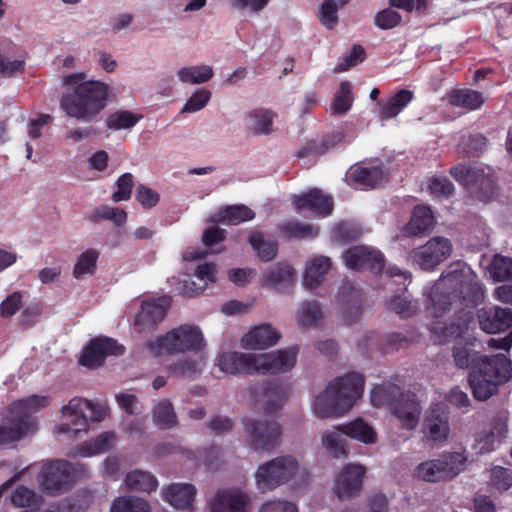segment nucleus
<instances>
[{
	"label": "nucleus",
	"instance_id": "nucleus-1",
	"mask_svg": "<svg viewBox=\"0 0 512 512\" xmlns=\"http://www.w3.org/2000/svg\"><path fill=\"white\" fill-rule=\"evenodd\" d=\"M484 300V288L478 276L469 268L463 267L443 274L427 293V310L435 318L442 317L452 307L462 303L475 306ZM466 321L462 323L434 320L430 331L434 341L446 343L460 337Z\"/></svg>",
	"mask_w": 512,
	"mask_h": 512
},
{
	"label": "nucleus",
	"instance_id": "nucleus-2",
	"mask_svg": "<svg viewBox=\"0 0 512 512\" xmlns=\"http://www.w3.org/2000/svg\"><path fill=\"white\" fill-rule=\"evenodd\" d=\"M61 82L66 91L59 104L68 117L89 123L105 109L110 93L107 83L89 79L86 72L65 74Z\"/></svg>",
	"mask_w": 512,
	"mask_h": 512
},
{
	"label": "nucleus",
	"instance_id": "nucleus-3",
	"mask_svg": "<svg viewBox=\"0 0 512 512\" xmlns=\"http://www.w3.org/2000/svg\"><path fill=\"white\" fill-rule=\"evenodd\" d=\"M298 349L288 347L269 353L229 351L218 358L220 370L227 374L287 373L296 365Z\"/></svg>",
	"mask_w": 512,
	"mask_h": 512
},
{
	"label": "nucleus",
	"instance_id": "nucleus-4",
	"mask_svg": "<svg viewBox=\"0 0 512 512\" xmlns=\"http://www.w3.org/2000/svg\"><path fill=\"white\" fill-rule=\"evenodd\" d=\"M308 479V471L291 455L267 460L260 464L254 473L255 487L261 493L272 492L285 485L301 487Z\"/></svg>",
	"mask_w": 512,
	"mask_h": 512
},
{
	"label": "nucleus",
	"instance_id": "nucleus-5",
	"mask_svg": "<svg viewBox=\"0 0 512 512\" xmlns=\"http://www.w3.org/2000/svg\"><path fill=\"white\" fill-rule=\"evenodd\" d=\"M511 378V361L505 354L485 356L473 367L470 375L473 396L477 400L485 401L497 392L499 385Z\"/></svg>",
	"mask_w": 512,
	"mask_h": 512
},
{
	"label": "nucleus",
	"instance_id": "nucleus-6",
	"mask_svg": "<svg viewBox=\"0 0 512 512\" xmlns=\"http://www.w3.org/2000/svg\"><path fill=\"white\" fill-rule=\"evenodd\" d=\"M206 341L200 327L183 324L145 344L152 356L164 354L199 353L205 350Z\"/></svg>",
	"mask_w": 512,
	"mask_h": 512
},
{
	"label": "nucleus",
	"instance_id": "nucleus-7",
	"mask_svg": "<svg viewBox=\"0 0 512 512\" xmlns=\"http://www.w3.org/2000/svg\"><path fill=\"white\" fill-rule=\"evenodd\" d=\"M108 411L103 403H93L82 397L72 398L61 408L63 422L56 428V434L76 438L81 431H86L91 422L102 421Z\"/></svg>",
	"mask_w": 512,
	"mask_h": 512
},
{
	"label": "nucleus",
	"instance_id": "nucleus-8",
	"mask_svg": "<svg viewBox=\"0 0 512 512\" xmlns=\"http://www.w3.org/2000/svg\"><path fill=\"white\" fill-rule=\"evenodd\" d=\"M453 178L482 201L490 200L497 191L495 171L489 166L458 164L450 170Z\"/></svg>",
	"mask_w": 512,
	"mask_h": 512
},
{
	"label": "nucleus",
	"instance_id": "nucleus-9",
	"mask_svg": "<svg viewBox=\"0 0 512 512\" xmlns=\"http://www.w3.org/2000/svg\"><path fill=\"white\" fill-rule=\"evenodd\" d=\"M466 457L461 453L442 454L418 464L413 477L425 482H441L455 478L466 467Z\"/></svg>",
	"mask_w": 512,
	"mask_h": 512
},
{
	"label": "nucleus",
	"instance_id": "nucleus-10",
	"mask_svg": "<svg viewBox=\"0 0 512 512\" xmlns=\"http://www.w3.org/2000/svg\"><path fill=\"white\" fill-rule=\"evenodd\" d=\"M245 441L254 451H271L280 442L282 429L278 422L247 418L243 421Z\"/></svg>",
	"mask_w": 512,
	"mask_h": 512
},
{
	"label": "nucleus",
	"instance_id": "nucleus-11",
	"mask_svg": "<svg viewBox=\"0 0 512 512\" xmlns=\"http://www.w3.org/2000/svg\"><path fill=\"white\" fill-rule=\"evenodd\" d=\"M452 243L444 237H433L426 244L411 250L408 260L418 265L422 270H433L450 257Z\"/></svg>",
	"mask_w": 512,
	"mask_h": 512
},
{
	"label": "nucleus",
	"instance_id": "nucleus-12",
	"mask_svg": "<svg viewBox=\"0 0 512 512\" xmlns=\"http://www.w3.org/2000/svg\"><path fill=\"white\" fill-rule=\"evenodd\" d=\"M75 472L76 467L65 460L52 461L42 468L40 485L49 494L61 493L70 486Z\"/></svg>",
	"mask_w": 512,
	"mask_h": 512
},
{
	"label": "nucleus",
	"instance_id": "nucleus-13",
	"mask_svg": "<svg viewBox=\"0 0 512 512\" xmlns=\"http://www.w3.org/2000/svg\"><path fill=\"white\" fill-rule=\"evenodd\" d=\"M327 384L349 412L363 396L365 378L361 373L352 371L331 379Z\"/></svg>",
	"mask_w": 512,
	"mask_h": 512
},
{
	"label": "nucleus",
	"instance_id": "nucleus-14",
	"mask_svg": "<svg viewBox=\"0 0 512 512\" xmlns=\"http://www.w3.org/2000/svg\"><path fill=\"white\" fill-rule=\"evenodd\" d=\"M366 468L360 464L345 465L338 473L333 492L339 500H347L359 494Z\"/></svg>",
	"mask_w": 512,
	"mask_h": 512
},
{
	"label": "nucleus",
	"instance_id": "nucleus-15",
	"mask_svg": "<svg viewBox=\"0 0 512 512\" xmlns=\"http://www.w3.org/2000/svg\"><path fill=\"white\" fill-rule=\"evenodd\" d=\"M125 348L109 337H97L83 349L79 363L88 368L101 366L109 355H122Z\"/></svg>",
	"mask_w": 512,
	"mask_h": 512
},
{
	"label": "nucleus",
	"instance_id": "nucleus-16",
	"mask_svg": "<svg viewBox=\"0 0 512 512\" xmlns=\"http://www.w3.org/2000/svg\"><path fill=\"white\" fill-rule=\"evenodd\" d=\"M423 437L433 443L445 442L450 434L449 412L442 406L431 408L423 422Z\"/></svg>",
	"mask_w": 512,
	"mask_h": 512
},
{
	"label": "nucleus",
	"instance_id": "nucleus-17",
	"mask_svg": "<svg viewBox=\"0 0 512 512\" xmlns=\"http://www.w3.org/2000/svg\"><path fill=\"white\" fill-rule=\"evenodd\" d=\"M344 260L350 269H368L375 273H381L384 269L382 253L366 246L349 248L344 254Z\"/></svg>",
	"mask_w": 512,
	"mask_h": 512
},
{
	"label": "nucleus",
	"instance_id": "nucleus-18",
	"mask_svg": "<svg viewBox=\"0 0 512 512\" xmlns=\"http://www.w3.org/2000/svg\"><path fill=\"white\" fill-rule=\"evenodd\" d=\"M252 499L246 492L228 488L219 490L212 502L211 512H250Z\"/></svg>",
	"mask_w": 512,
	"mask_h": 512
},
{
	"label": "nucleus",
	"instance_id": "nucleus-19",
	"mask_svg": "<svg viewBox=\"0 0 512 512\" xmlns=\"http://www.w3.org/2000/svg\"><path fill=\"white\" fill-rule=\"evenodd\" d=\"M171 300L164 296L155 301L144 302L140 312L135 316L134 326L139 333H146L154 330L161 322L169 308Z\"/></svg>",
	"mask_w": 512,
	"mask_h": 512
},
{
	"label": "nucleus",
	"instance_id": "nucleus-20",
	"mask_svg": "<svg viewBox=\"0 0 512 512\" xmlns=\"http://www.w3.org/2000/svg\"><path fill=\"white\" fill-rule=\"evenodd\" d=\"M310 408L315 417L323 420L342 417L348 413L328 384L313 397Z\"/></svg>",
	"mask_w": 512,
	"mask_h": 512
},
{
	"label": "nucleus",
	"instance_id": "nucleus-21",
	"mask_svg": "<svg viewBox=\"0 0 512 512\" xmlns=\"http://www.w3.org/2000/svg\"><path fill=\"white\" fill-rule=\"evenodd\" d=\"M296 282V271L284 262L269 267L262 279V285L279 293H289Z\"/></svg>",
	"mask_w": 512,
	"mask_h": 512
},
{
	"label": "nucleus",
	"instance_id": "nucleus-22",
	"mask_svg": "<svg viewBox=\"0 0 512 512\" xmlns=\"http://www.w3.org/2000/svg\"><path fill=\"white\" fill-rule=\"evenodd\" d=\"M480 328L486 333H500L512 327V309L489 307L478 310Z\"/></svg>",
	"mask_w": 512,
	"mask_h": 512
},
{
	"label": "nucleus",
	"instance_id": "nucleus-23",
	"mask_svg": "<svg viewBox=\"0 0 512 512\" xmlns=\"http://www.w3.org/2000/svg\"><path fill=\"white\" fill-rule=\"evenodd\" d=\"M391 413L397 418L401 428L411 431L420 423L422 407L414 394L407 393L396 403Z\"/></svg>",
	"mask_w": 512,
	"mask_h": 512
},
{
	"label": "nucleus",
	"instance_id": "nucleus-24",
	"mask_svg": "<svg viewBox=\"0 0 512 512\" xmlns=\"http://www.w3.org/2000/svg\"><path fill=\"white\" fill-rule=\"evenodd\" d=\"M280 339L281 333L274 326L262 323L250 329L241 344L246 349L261 350L276 345Z\"/></svg>",
	"mask_w": 512,
	"mask_h": 512
},
{
	"label": "nucleus",
	"instance_id": "nucleus-25",
	"mask_svg": "<svg viewBox=\"0 0 512 512\" xmlns=\"http://www.w3.org/2000/svg\"><path fill=\"white\" fill-rule=\"evenodd\" d=\"M386 178V172L380 165H355L346 174L347 181L360 188H374L385 182Z\"/></svg>",
	"mask_w": 512,
	"mask_h": 512
},
{
	"label": "nucleus",
	"instance_id": "nucleus-26",
	"mask_svg": "<svg viewBox=\"0 0 512 512\" xmlns=\"http://www.w3.org/2000/svg\"><path fill=\"white\" fill-rule=\"evenodd\" d=\"M36 430V419H24L10 414L0 425V444H9L21 440Z\"/></svg>",
	"mask_w": 512,
	"mask_h": 512
},
{
	"label": "nucleus",
	"instance_id": "nucleus-27",
	"mask_svg": "<svg viewBox=\"0 0 512 512\" xmlns=\"http://www.w3.org/2000/svg\"><path fill=\"white\" fill-rule=\"evenodd\" d=\"M294 205L297 210L310 209L315 214L327 216L333 210V199L320 189L314 188L307 193L294 197Z\"/></svg>",
	"mask_w": 512,
	"mask_h": 512
},
{
	"label": "nucleus",
	"instance_id": "nucleus-28",
	"mask_svg": "<svg viewBox=\"0 0 512 512\" xmlns=\"http://www.w3.org/2000/svg\"><path fill=\"white\" fill-rule=\"evenodd\" d=\"M507 420L505 418L496 419L489 430L482 431L475 443V450L479 454H487L495 450L506 438Z\"/></svg>",
	"mask_w": 512,
	"mask_h": 512
},
{
	"label": "nucleus",
	"instance_id": "nucleus-29",
	"mask_svg": "<svg viewBox=\"0 0 512 512\" xmlns=\"http://www.w3.org/2000/svg\"><path fill=\"white\" fill-rule=\"evenodd\" d=\"M255 402L264 410L272 411L280 408L288 397L287 388L277 383H268L254 392Z\"/></svg>",
	"mask_w": 512,
	"mask_h": 512
},
{
	"label": "nucleus",
	"instance_id": "nucleus-30",
	"mask_svg": "<svg viewBox=\"0 0 512 512\" xmlns=\"http://www.w3.org/2000/svg\"><path fill=\"white\" fill-rule=\"evenodd\" d=\"M435 219L430 207L418 205L414 208L410 221L402 229L405 236H422L432 230Z\"/></svg>",
	"mask_w": 512,
	"mask_h": 512
},
{
	"label": "nucleus",
	"instance_id": "nucleus-31",
	"mask_svg": "<svg viewBox=\"0 0 512 512\" xmlns=\"http://www.w3.org/2000/svg\"><path fill=\"white\" fill-rule=\"evenodd\" d=\"M277 114L267 108H256L245 115L247 130L252 135H269L274 132L273 123Z\"/></svg>",
	"mask_w": 512,
	"mask_h": 512
},
{
	"label": "nucleus",
	"instance_id": "nucleus-32",
	"mask_svg": "<svg viewBox=\"0 0 512 512\" xmlns=\"http://www.w3.org/2000/svg\"><path fill=\"white\" fill-rule=\"evenodd\" d=\"M196 488L188 483H175L164 490L165 500L174 508L192 510Z\"/></svg>",
	"mask_w": 512,
	"mask_h": 512
},
{
	"label": "nucleus",
	"instance_id": "nucleus-33",
	"mask_svg": "<svg viewBox=\"0 0 512 512\" xmlns=\"http://www.w3.org/2000/svg\"><path fill=\"white\" fill-rule=\"evenodd\" d=\"M406 394L400 386L387 382L372 388L370 400L374 407H390L392 409Z\"/></svg>",
	"mask_w": 512,
	"mask_h": 512
},
{
	"label": "nucleus",
	"instance_id": "nucleus-34",
	"mask_svg": "<svg viewBox=\"0 0 512 512\" xmlns=\"http://www.w3.org/2000/svg\"><path fill=\"white\" fill-rule=\"evenodd\" d=\"M332 267L329 257L317 255L310 258L306 264L303 284L309 288H316L323 280Z\"/></svg>",
	"mask_w": 512,
	"mask_h": 512
},
{
	"label": "nucleus",
	"instance_id": "nucleus-35",
	"mask_svg": "<svg viewBox=\"0 0 512 512\" xmlns=\"http://www.w3.org/2000/svg\"><path fill=\"white\" fill-rule=\"evenodd\" d=\"M116 444L114 432H104L94 440L83 442L73 448V454L81 457H91L112 449Z\"/></svg>",
	"mask_w": 512,
	"mask_h": 512
},
{
	"label": "nucleus",
	"instance_id": "nucleus-36",
	"mask_svg": "<svg viewBox=\"0 0 512 512\" xmlns=\"http://www.w3.org/2000/svg\"><path fill=\"white\" fill-rule=\"evenodd\" d=\"M340 425L324 430L320 440L322 447L334 458L346 457L348 445Z\"/></svg>",
	"mask_w": 512,
	"mask_h": 512
},
{
	"label": "nucleus",
	"instance_id": "nucleus-37",
	"mask_svg": "<svg viewBox=\"0 0 512 512\" xmlns=\"http://www.w3.org/2000/svg\"><path fill=\"white\" fill-rule=\"evenodd\" d=\"M47 395H31L13 402L9 413L24 419H34L32 415L50 404Z\"/></svg>",
	"mask_w": 512,
	"mask_h": 512
},
{
	"label": "nucleus",
	"instance_id": "nucleus-38",
	"mask_svg": "<svg viewBox=\"0 0 512 512\" xmlns=\"http://www.w3.org/2000/svg\"><path fill=\"white\" fill-rule=\"evenodd\" d=\"M206 366L205 351L192 353V356L180 359L170 366V371L178 377L193 378L199 375Z\"/></svg>",
	"mask_w": 512,
	"mask_h": 512
},
{
	"label": "nucleus",
	"instance_id": "nucleus-39",
	"mask_svg": "<svg viewBox=\"0 0 512 512\" xmlns=\"http://www.w3.org/2000/svg\"><path fill=\"white\" fill-rule=\"evenodd\" d=\"M338 318L343 324L349 325L359 320L361 316V301L359 294L352 290L343 293L339 299Z\"/></svg>",
	"mask_w": 512,
	"mask_h": 512
},
{
	"label": "nucleus",
	"instance_id": "nucleus-40",
	"mask_svg": "<svg viewBox=\"0 0 512 512\" xmlns=\"http://www.w3.org/2000/svg\"><path fill=\"white\" fill-rule=\"evenodd\" d=\"M345 436L358 440L364 444H374L377 442V433L375 429L362 418H357L349 423L341 424Z\"/></svg>",
	"mask_w": 512,
	"mask_h": 512
},
{
	"label": "nucleus",
	"instance_id": "nucleus-41",
	"mask_svg": "<svg viewBox=\"0 0 512 512\" xmlns=\"http://www.w3.org/2000/svg\"><path fill=\"white\" fill-rule=\"evenodd\" d=\"M214 75L213 67L207 64L183 66L176 71L183 84L199 85L208 82Z\"/></svg>",
	"mask_w": 512,
	"mask_h": 512
},
{
	"label": "nucleus",
	"instance_id": "nucleus-42",
	"mask_svg": "<svg viewBox=\"0 0 512 512\" xmlns=\"http://www.w3.org/2000/svg\"><path fill=\"white\" fill-rule=\"evenodd\" d=\"M484 95L472 89H456L451 91L448 101L452 106L466 110L479 109L485 102Z\"/></svg>",
	"mask_w": 512,
	"mask_h": 512
},
{
	"label": "nucleus",
	"instance_id": "nucleus-43",
	"mask_svg": "<svg viewBox=\"0 0 512 512\" xmlns=\"http://www.w3.org/2000/svg\"><path fill=\"white\" fill-rule=\"evenodd\" d=\"M412 99L413 93L410 90L398 91L380 105L379 119L387 120L396 117Z\"/></svg>",
	"mask_w": 512,
	"mask_h": 512
},
{
	"label": "nucleus",
	"instance_id": "nucleus-44",
	"mask_svg": "<svg viewBox=\"0 0 512 512\" xmlns=\"http://www.w3.org/2000/svg\"><path fill=\"white\" fill-rule=\"evenodd\" d=\"M152 420L161 429H172L177 426L178 419L172 402L168 399L157 401L152 409Z\"/></svg>",
	"mask_w": 512,
	"mask_h": 512
},
{
	"label": "nucleus",
	"instance_id": "nucleus-45",
	"mask_svg": "<svg viewBox=\"0 0 512 512\" xmlns=\"http://www.w3.org/2000/svg\"><path fill=\"white\" fill-rule=\"evenodd\" d=\"M124 482L129 489L141 492L150 493L158 487V481L153 474L138 469L127 473Z\"/></svg>",
	"mask_w": 512,
	"mask_h": 512
},
{
	"label": "nucleus",
	"instance_id": "nucleus-46",
	"mask_svg": "<svg viewBox=\"0 0 512 512\" xmlns=\"http://www.w3.org/2000/svg\"><path fill=\"white\" fill-rule=\"evenodd\" d=\"M99 252L96 249H87L82 252L74 265L73 276L77 280H84L94 275L97 268Z\"/></svg>",
	"mask_w": 512,
	"mask_h": 512
},
{
	"label": "nucleus",
	"instance_id": "nucleus-47",
	"mask_svg": "<svg viewBox=\"0 0 512 512\" xmlns=\"http://www.w3.org/2000/svg\"><path fill=\"white\" fill-rule=\"evenodd\" d=\"M141 119L142 115L140 114H136L129 110H118L107 117L105 124L106 127L112 131L130 130Z\"/></svg>",
	"mask_w": 512,
	"mask_h": 512
},
{
	"label": "nucleus",
	"instance_id": "nucleus-48",
	"mask_svg": "<svg viewBox=\"0 0 512 512\" xmlns=\"http://www.w3.org/2000/svg\"><path fill=\"white\" fill-rule=\"evenodd\" d=\"M488 273L494 282H504L512 278V258L501 254L493 256Z\"/></svg>",
	"mask_w": 512,
	"mask_h": 512
},
{
	"label": "nucleus",
	"instance_id": "nucleus-49",
	"mask_svg": "<svg viewBox=\"0 0 512 512\" xmlns=\"http://www.w3.org/2000/svg\"><path fill=\"white\" fill-rule=\"evenodd\" d=\"M254 217L255 213L245 205L228 206L218 213V220L230 225H238Z\"/></svg>",
	"mask_w": 512,
	"mask_h": 512
},
{
	"label": "nucleus",
	"instance_id": "nucleus-50",
	"mask_svg": "<svg viewBox=\"0 0 512 512\" xmlns=\"http://www.w3.org/2000/svg\"><path fill=\"white\" fill-rule=\"evenodd\" d=\"M350 0H324L320 5L319 21L327 29H334L338 25V10Z\"/></svg>",
	"mask_w": 512,
	"mask_h": 512
},
{
	"label": "nucleus",
	"instance_id": "nucleus-51",
	"mask_svg": "<svg viewBox=\"0 0 512 512\" xmlns=\"http://www.w3.org/2000/svg\"><path fill=\"white\" fill-rule=\"evenodd\" d=\"M249 243L262 261H271L277 255L276 242L265 240L259 232H252L250 234Z\"/></svg>",
	"mask_w": 512,
	"mask_h": 512
},
{
	"label": "nucleus",
	"instance_id": "nucleus-52",
	"mask_svg": "<svg viewBox=\"0 0 512 512\" xmlns=\"http://www.w3.org/2000/svg\"><path fill=\"white\" fill-rule=\"evenodd\" d=\"M87 219L94 223L105 219L112 221L117 226H122L126 223L127 213L120 208L102 205L92 211Z\"/></svg>",
	"mask_w": 512,
	"mask_h": 512
},
{
	"label": "nucleus",
	"instance_id": "nucleus-53",
	"mask_svg": "<svg viewBox=\"0 0 512 512\" xmlns=\"http://www.w3.org/2000/svg\"><path fill=\"white\" fill-rule=\"evenodd\" d=\"M322 318V310L316 301H303L296 315L300 326H315Z\"/></svg>",
	"mask_w": 512,
	"mask_h": 512
},
{
	"label": "nucleus",
	"instance_id": "nucleus-54",
	"mask_svg": "<svg viewBox=\"0 0 512 512\" xmlns=\"http://www.w3.org/2000/svg\"><path fill=\"white\" fill-rule=\"evenodd\" d=\"M151 507L140 497H119L111 506L110 512H150Z\"/></svg>",
	"mask_w": 512,
	"mask_h": 512
},
{
	"label": "nucleus",
	"instance_id": "nucleus-55",
	"mask_svg": "<svg viewBox=\"0 0 512 512\" xmlns=\"http://www.w3.org/2000/svg\"><path fill=\"white\" fill-rule=\"evenodd\" d=\"M352 103V85L346 81L342 82L339 90L335 94L331 110L334 114H343L351 108Z\"/></svg>",
	"mask_w": 512,
	"mask_h": 512
},
{
	"label": "nucleus",
	"instance_id": "nucleus-56",
	"mask_svg": "<svg viewBox=\"0 0 512 512\" xmlns=\"http://www.w3.org/2000/svg\"><path fill=\"white\" fill-rule=\"evenodd\" d=\"M282 229L289 237L301 239H312L319 233L318 227L311 224H303L296 220L285 222Z\"/></svg>",
	"mask_w": 512,
	"mask_h": 512
},
{
	"label": "nucleus",
	"instance_id": "nucleus-57",
	"mask_svg": "<svg viewBox=\"0 0 512 512\" xmlns=\"http://www.w3.org/2000/svg\"><path fill=\"white\" fill-rule=\"evenodd\" d=\"M453 357L458 368L465 369L473 363V367L478 361L485 356L477 357L468 344L462 345L461 341L457 342L453 349Z\"/></svg>",
	"mask_w": 512,
	"mask_h": 512
},
{
	"label": "nucleus",
	"instance_id": "nucleus-58",
	"mask_svg": "<svg viewBox=\"0 0 512 512\" xmlns=\"http://www.w3.org/2000/svg\"><path fill=\"white\" fill-rule=\"evenodd\" d=\"M490 485L498 491L512 487V469L495 466L490 470Z\"/></svg>",
	"mask_w": 512,
	"mask_h": 512
},
{
	"label": "nucleus",
	"instance_id": "nucleus-59",
	"mask_svg": "<svg viewBox=\"0 0 512 512\" xmlns=\"http://www.w3.org/2000/svg\"><path fill=\"white\" fill-rule=\"evenodd\" d=\"M402 21V16L392 7L377 12L374 16V25L382 30L393 29Z\"/></svg>",
	"mask_w": 512,
	"mask_h": 512
},
{
	"label": "nucleus",
	"instance_id": "nucleus-60",
	"mask_svg": "<svg viewBox=\"0 0 512 512\" xmlns=\"http://www.w3.org/2000/svg\"><path fill=\"white\" fill-rule=\"evenodd\" d=\"M211 92L207 89H199L191 94L181 109V113H195L202 110L209 102Z\"/></svg>",
	"mask_w": 512,
	"mask_h": 512
},
{
	"label": "nucleus",
	"instance_id": "nucleus-61",
	"mask_svg": "<svg viewBox=\"0 0 512 512\" xmlns=\"http://www.w3.org/2000/svg\"><path fill=\"white\" fill-rule=\"evenodd\" d=\"M389 308L401 317H410L418 312V306L407 296H395L389 301Z\"/></svg>",
	"mask_w": 512,
	"mask_h": 512
},
{
	"label": "nucleus",
	"instance_id": "nucleus-62",
	"mask_svg": "<svg viewBox=\"0 0 512 512\" xmlns=\"http://www.w3.org/2000/svg\"><path fill=\"white\" fill-rule=\"evenodd\" d=\"M257 512H299V509L292 501L275 498L262 503Z\"/></svg>",
	"mask_w": 512,
	"mask_h": 512
},
{
	"label": "nucleus",
	"instance_id": "nucleus-63",
	"mask_svg": "<svg viewBox=\"0 0 512 512\" xmlns=\"http://www.w3.org/2000/svg\"><path fill=\"white\" fill-rule=\"evenodd\" d=\"M117 189L112 194L111 199L114 202H121L130 199L131 191L134 186L133 176L131 173L121 175L116 182Z\"/></svg>",
	"mask_w": 512,
	"mask_h": 512
},
{
	"label": "nucleus",
	"instance_id": "nucleus-64",
	"mask_svg": "<svg viewBox=\"0 0 512 512\" xmlns=\"http://www.w3.org/2000/svg\"><path fill=\"white\" fill-rule=\"evenodd\" d=\"M136 200L144 209L155 207L160 201V195L146 185H139L135 192Z\"/></svg>",
	"mask_w": 512,
	"mask_h": 512
}]
</instances>
